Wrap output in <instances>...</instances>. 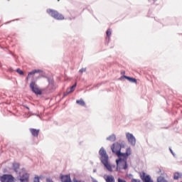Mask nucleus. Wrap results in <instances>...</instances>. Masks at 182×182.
Returning a JSON list of instances; mask_svg holds the SVG:
<instances>
[{"mask_svg":"<svg viewBox=\"0 0 182 182\" xmlns=\"http://www.w3.org/2000/svg\"><path fill=\"white\" fill-rule=\"evenodd\" d=\"M100 160L103 166L108 170V171H113L112 166L109 164V155L104 147H101L99 151Z\"/></svg>","mask_w":182,"mask_h":182,"instance_id":"nucleus-1","label":"nucleus"},{"mask_svg":"<svg viewBox=\"0 0 182 182\" xmlns=\"http://www.w3.org/2000/svg\"><path fill=\"white\" fill-rule=\"evenodd\" d=\"M119 143L113 144L111 146V150L112 153H115V154H117L119 159H122V160L127 161V157L132 154L130 152H128L130 149H128L126 153H122V151H120V149L118 150L116 149V147H119Z\"/></svg>","mask_w":182,"mask_h":182,"instance_id":"nucleus-2","label":"nucleus"},{"mask_svg":"<svg viewBox=\"0 0 182 182\" xmlns=\"http://www.w3.org/2000/svg\"><path fill=\"white\" fill-rule=\"evenodd\" d=\"M46 11L50 16H52V18L56 19L57 21H63V19H65L63 15L59 14V12H58L56 10L48 9Z\"/></svg>","mask_w":182,"mask_h":182,"instance_id":"nucleus-3","label":"nucleus"},{"mask_svg":"<svg viewBox=\"0 0 182 182\" xmlns=\"http://www.w3.org/2000/svg\"><path fill=\"white\" fill-rule=\"evenodd\" d=\"M117 163V171H120L121 170H127V161L122 158L116 160Z\"/></svg>","mask_w":182,"mask_h":182,"instance_id":"nucleus-4","label":"nucleus"},{"mask_svg":"<svg viewBox=\"0 0 182 182\" xmlns=\"http://www.w3.org/2000/svg\"><path fill=\"white\" fill-rule=\"evenodd\" d=\"M30 89L32 90L33 93L35 95H42V90L39 89V87L36 85V81L33 80L30 83Z\"/></svg>","mask_w":182,"mask_h":182,"instance_id":"nucleus-5","label":"nucleus"},{"mask_svg":"<svg viewBox=\"0 0 182 182\" xmlns=\"http://www.w3.org/2000/svg\"><path fill=\"white\" fill-rule=\"evenodd\" d=\"M1 182H15L14 176L9 174H4L0 176Z\"/></svg>","mask_w":182,"mask_h":182,"instance_id":"nucleus-6","label":"nucleus"},{"mask_svg":"<svg viewBox=\"0 0 182 182\" xmlns=\"http://www.w3.org/2000/svg\"><path fill=\"white\" fill-rule=\"evenodd\" d=\"M126 137L131 144V146H136V137L134 136L133 134L129 132L126 133Z\"/></svg>","mask_w":182,"mask_h":182,"instance_id":"nucleus-7","label":"nucleus"},{"mask_svg":"<svg viewBox=\"0 0 182 182\" xmlns=\"http://www.w3.org/2000/svg\"><path fill=\"white\" fill-rule=\"evenodd\" d=\"M140 178L144 182H154L151 179V176H150V175H146L145 172L140 173Z\"/></svg>","mask_w":182,"mask_h":182,"instance_id":"nucleus-8","label":"nucleus"},{"mask_svg":"<svg viewBox=\"0 0 182 182\" xmlns=\"http://www.w3.org/2000/svg\"><path fill=\"white\" fill-rule=\"evenodd\" d=\"M47 79L48 82V90H55V89H56V85H55V81L53 80V78L48 77Z\"/></svg>","mask_w":182,"mask_h":182,"instance_id":"nucleus-9","label":"nucleus"},{"mask_svg":"<svg viewBox=\"0 0 182 182\" xmlns=\"http://www.w3.org/2000/svg\"><path fill=\"white\" fill-rule=\"evenodd\" d=\"M123 79H127L129 82H131V83H137V80H136V78H133L127 75H122L119 78L120 80H123Z\"/></svg>","mask_w":182,"mask_h":182,"instance_id":"nucleus-10","label":"nucleus"},{"mask_svg":"<svg viewBox=\"0 0 182 182\" xmlns=\"http://www.w3.org/2000/svg\"><path fill=\"white\" fill-rule=\"evenodd\" d=\"M21 182H29V173H25L22 176H20Z\"/></svg>","mask_w":182,"mask_h":182,"instance_id":"nucleus-11","label":"nucleus"},{"mask_svg":"<svg viewBox=\"0 0 182 182\" xmlns=\"http://www.w3.org/2000/svg\"><path fill=\"white\" fill-rule=\"evenodd\" d=\"M36 73H42V70H33L31 72L28 73L26 80H28L29 77Z\"/></svg>","mask_w":182,"mask_h":182,"instance_id":"nucleus-12","label":"nucleus"},{"mask_svg":"<svg viewBox=\"0 0 182 182\" xmlns=\"http://www.w3.org/2000/svg\"><path fill=\"white\" fill-rule=\"evenodd\" d=\"M60 178L62 182H72V179L69 175L62 176Z\"/></svg>","mask_w":182,"mask_h":182,"instance_id":"nucleus-13","label":"nucleus"},{"mask_svg":"<svg viewBox=\"0 0 182 182\" xmlns=\"http://www.w3.org/2000/svg\"><path fill=\"white\" fill-rule=\"evenodd\" d=\"M30 132L33 137H38L39 136V129H30Z\"/></svg>","mask_w":182,"mask_h":182,"instance_id":"nucleus-14","label":"nucleus"},{"mask_svg":"<svg viewBox=\"0 0 182 182\" xmlns=\"http://www.w3.org/2000/svg\"><path fill=\"white\" fill-rule=\"evenodd\" d=\"M106 182H115L114 177L113 176H105L104 177Z\"/></svg>","mask_w":182,"mask_h":182,"instance_id":"nucleus-15","label":"nucleus"},{"mask_svg":"<svg viewBox=\"0 0 182 182\" xmlns=\"http://www.w3.org/2000/svg\"><path fill=\"white\" fill-rule=\"evenodd\" d=\"M107 140L108 141H111L112 143H113V141H116V135L114 134H111L107 137Z\"/></svg>","mask_w":182,"mask_h":182,"instance_id":"nucleus-16","label":"nucleus"},{"mask_svg":"<svg viewBox=\"0 0 182 182\" xmlns=\"http://www.w3.org/2000/svg\"><path fill=\"white\" fill-rule=\"evenodd\" d=\"M106 33H107L106 41H110V36H112V29L108 28Z\"/></svg>","mask_w":182,"mask_h":182,"instance_id":"nucleus-17","label":"nucleus"},{"mask_svg":"<svg viewBox=\"0 0 182 182\" xmlns=\"http://www.w3.org/2000/svg\"><path fill=\"white\" fill-rule=\"evenodd\" d=\"M118 182H127L126 180L122 179L120 178H118ZM131 182H141L140 179H136V178H132L131 180Z\"/></svg>","mask_w":182,"mask_h":182,"instance_id":"nucleus-18","label":"nucleus"},{"mask_svg":"<svg viewBox=\"0 0 182 182\" xmlns=\"http://www.w3.org/2000/svg\"><path fill=\"white\" fill-rule=\"evenodd\" d=\"M77 105L80 106H86V102L82 99L76 101Z\"/></svg>","mask_w":182,"mask_h":182,"instance_id":"nucleus-19","label":"nucleus"},{"mask_svg":"<svg viewBox=\"0 0 182 182\" xmlns=\"http://www.w3.org/2000/svg\"><path fill=\"white\" fill-rule=\"evenodd\" d=\"M13 168L16 173H18V170H19V164L18 163L13 164Z\"/></svg>","mask_w":182,"mask_h":182,"instance_id":"nucleus-20","label":"nucleus"},{"mask_svg":"<svg viewBox=\"0 0 182 182\" xmlns=\"http://www.w3.org/2000/svg\"><path fill=\"white\" fill-rule=\"evenodd\" d=\"M181 177H182L181 173L176 172L174 173V177H173L174 180H178V178H181Z\"/></svg>","mask_w":182,"mask_h":182,"instance_id":"nucleus-21","label":"nucleus"},{"mask_svg":"<svg viewBox=\"0 0 182 182\" xmlns=\"http://www.w3.org/2000/svg\"><path fill=\"white\" fill-rule=\"evenodd\" d=\"M77 86V83L75 82V85H73L71 87L70 91L67 92V95H69V93H72V92H73L75 90V87H76Z\"/></svg>","mask_w":182,"mask_h":182,"instance_id":"nucleus-22","label":"nucleus"},{"mask_svg":"<svg viewBox=\"0 0 182 182\" xmlns=\"http://www.w3.org/2000/svg\"><path fill=\"white\" fill-rule=\"evenodd\" d=\"M16 72H17V73H19L21 75V76H23V71H22L21 70H20L19 68H18Z\"/></svg>","mask_w":182,"mask_h":182,"instance_id":"nucleus-23","label":"nucleus"},{"mask_svg":"<svg viewBox=\"0 0 182 182\" xmlns=\"http://www.w3.org/2000/svg\"><path fill=\"white\" fill-rule=\"evenodd\" d=\"M33 182H41V181L39 179V176H36L34 178Z\"/></svg>","mask_w":182,"mask_h":182,"instance_id":"nucleus-24","label":"nucleus"},{"mask_svg":"<svg viewBox=\"0 0 182 182\" xmlns=\"http://www.w3.org/2000/svg\"><path fill=\"white\" fill-rule=\"evenodd\" d=\"M84 72H86V68H81V69L79 70V73H83Z\"/></svg>","mask_w":182,"mask_h":182,"instance_id":"nucleus-25","label":"nucleus"},{"mask_svg":"<svg viewBox=\"0 0 182 182\" xmlns=\"http://www.w3.org/2000/svg\"><path fill=\"white\" fill-rule=\"evenodd\" d=\"M169 151L171 153V154L173 156V157H176V154L173 151V149H171V148H169Z\"/></svg>","mask_w":182,"mask_h":182,"instance_id":"nucleus-26","label":"nucleus"},{"mask_svg":"<svg viewBox=\"0 0 182 182\" xmlns=\"http://www.w3.org/2000/svg\"><path fill=\"white\" fill-rule=\"evenodd\" d=\"M73 182H85V181H79V180H77V178H73Z\"/></svg>","mask_w":182,"mask_h":182,"instance_id":"nucleus-27","label":"nucleus"},{"mask_svg":"<svg viewBox=\"0 0 182 182\" xmlns=\"http://www.w3.org/2000/svg\"><path fill=\"white\" fill-rule=\"evenodd\" d=\"M9 72H14V69L9 68Z\"/></svg>","mask_w":182,"mask_h":182,"instance_id":"nucleus-28","label":"nucleus"},{"mask_svg":"<svg viewBox=\"0 0 182 182\" xmlns=\"http://www.w3.org/2000/svg\"><path fill=\"white\" fill-rule=\"evenodd\" d=\"M92 182H97V180L93 179Z\"/></svg>","mask_w":182,"mask_h":182,"instance_id":"nucleus-29","label":"nucleus"},{"mask_svg":"<svg viewBox=\"0 0 182 182\" xmlns=\"http://www.w3.org/2000/svg\"><path fill=\"white\" fill-rule=\"evenodd\" d=\"M26 109H27L28 110H29V107H26Z\"/></svg>","mask_w":182,"mask_h":182,"instance_id":"nucleus-30","label":"nucleus"},{"mask_svg":"<svg viewBox=\"0 0 182 182\" xmlns=\"http://www.w3.org/2000/svg\"><path fill=\"white\" fill-rule=\"evenodd\" d=\"M124 73H125V72L124 71V72L122 73V75H124Z\"/></svg>","mask_w":182,"mask_h":182,"instance_id":"nucleus-31","label":"nucleus"},{"mask_svg":"<svg viewBox=\"0 0 182 182\" xmlns=\"http://www.w3.org/2000/svg\"><path fill=\"white\" fill-rule=\"evenodd\" d=\"M0 68H2V64L0 63Z\"/></svg>","mask_w":182,"mask_h":182,"instance_id":"nucleus-32","label":"nucleus"},{"mask_svg":"<svg viewBox=\"0 0 182 182\" xmlns=\"http://www.w3.org/2000/svg\"><path fill=\"white\" fill-rule=\"evenodd\" d=\"M93 172H94V173H96V170H94Z\"/></svg>","mask_w":182,"mask_h":182,"instance_id":"nucleus-33","label":"nucleus"}]
</instances>
